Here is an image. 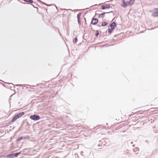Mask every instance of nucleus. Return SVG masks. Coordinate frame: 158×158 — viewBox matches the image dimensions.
<instances>
[{
    "label": "nucleus",
    "mask_w": 158,
    "mask_h": 158,
    "mask_svg": "<svg viewBox=\"0 0 158 158\" xmlns=\"http://www.w3.org/2000/svg\"><path fill=\"white\" fill-rule=\"evenodd\" d=\"M98 20L96 19H93L91 22V23L94 25H95L97 23Z\"/></svg>",
    "instance_id": "nucleus-4"
},
{
    "label": "nucleus",
    "mask_w": 158,
    "mask_h": 158,
    "mask_svg": "<svg viewBox=\"0 0 158 158\" xmlns=\"http://www.w3.org/2000/svg\"><path fill=\"white\" fill-rule=\"evenodd\" d=\"M8 157L10 158H14L15 157L14 154L9 155L8 156Z\"/></svg>",
    "instance_id": "nucleus-9"
},
{
    "label": "nucleus",
    "mask_w": 158,
    "mask_h": 158,
    "mask_svg": "<svg viewBox=\"0 0 158 158\" xmlns=\"http://www.w3.org/2000/svg\"><path fill=\"white\" fill-rule=\"evenodd\" d=\"M98 34V32L96 34V36H97Z\"/></svg>",
    "instance_id": "nucleus-21"
},
{
    "label": "nucleus",
    "mask_w": 158,
    "mask_h": 158,
    "mask_svg": "<svg viewBox=\"0 0 158 158\" xmlns=\"http://www.w3.org/2000/svg\"><path fill=\"white\" fill-rule=\"evenodd\" d=\"M24 114V112H22L18 114H17V115H18V117L19 118L21 117Z\"/></svg>",
    "instance_id": "nucleus-7"
},
{
    "label": "nucleus",
    "mask_w": 158,
    "mask_h": 158,
    "mask_svg": "<svg viewBox=\"0 0 158 158\" xmlns=\"http://www.w3.org/2000/svg\"><path fill=\"white\" fill-rule=\"evenodd\" d=\"M107 13L104 12L103 13H102V14H101L99 15V18H103L105 15L106 13Z\"/></svg>",
    "instance_id": "nucleus-8"
},
{
    "label": "nucleus",
    "mask_w": 158,
    "mask_h": 158,
    "mask_svg": "<svg viewBox=\"0 0 158 158\" xmlns=\"http://www.w3.org/2000/svg\"><path fill=\"white\" fill-rule=\"evenodd\" d=\"M110 6H102V9H108L110 8Z\"/></svg>",
    "instance_id": "nucleus-10"
},
{
    "label": "nucleus",
    "mask_w": 158,
    "mask_h": 158,
    "mask_svg": "<svg viewBox=\"0 0 158 158\" xmlns=\"http://www.w3.org/2000/svg\"><path fill=\"white\" fill-rule=\"evenodd\" d=\"M114 29V28H113V27L112 28H111V29H109L108 30V33H111L112 31Z\"/></svg>",
    "instance_id": "nucleus-12"
},
{
    "label": "nucleus",
    "mask_w": 158,
    "mask_h": 158,
    "mask_svg": "<svg viewBox=\"0 0 158 158\" xmlns=\"http://www.w3.org/2000/svg\"><path fill=\"white\" fill-rule=\"evenodd\" d=\"M19 117L18 115L16 114V115L12 118V121L13 122H15L17 119L19 118Z\"/></svg>",
    "instance_id": "nucleus-5"
},
{
    "label": "nucleus",
    "mask_w": 158,
    "mask_h": 158,
    "mask_svg": "<svg viewBox=\"0 0 158 158\" xmlns=\"http://www.w3.org/2000/svg\"><path fill=\"white\" fill-rule=\"evenodd\" d=\"M152 16L154 17L158 16V9L152 13Z\"/></svg>",
    "instance_id": "nucleus-3"
},
{
    "label": "nucleus",
    "mask_w": 158,
    "mask_h": 158,
    "mask_svg": "<svg viewBox=\"0 0 158 158\" xmlns=\"http://www.w3.org/2000/svg\"><path fill=\"white\" fill-rule=\"evenodd\" d=\"M77 39L75 38V39H74L73 40V42L74 43H76V42H77Z\"/></svg>",
    "instance_id": "nucleus-16"
},
{
    "label": "nucleus",
    "mask_w": 158,
    "mask_h": 158,
    "mask_svg": "<svg viewBox=\"0 0 158 158\" xmlns=\"http://www.w3.org/2000/svg\"><path fill=\"white\" fill-rule=\"evenodd\" d=\"M24 1H25V2H28L29 1V0H24Z\"/></svg>",
    "instance_id": "nucleus-19"
},
{
    "label": "nucleus",
    "mask_w": 158,
    "mask_h": 158,
    "mask_svg": "<svg viewBox=\"0 0 158 158\" xmlns=\"http://www.w3.org/2000/svg\"><path fill=\"white\" fill-rule=\"evenodd\" d=\"M22 138H20V139H19V140H20V139H22Z\"/></svg>",
    "instance_id": "nucleus-23"
},
{
    "label": "nucleus",
    "mask_w": 158,
    "mask_h": 158,
    "mask_svg": "<svg viewBox=\"0 0 158 158\" xmlns=\"http://www.w3.org/2000/svg\"><path fill=\"white\" fill-rule=\"evenodd\" d=\"M102 145H105V143H103Z\"/></svg>",
    "instance_id": "nucleus-22"
},
{
    "label": "nucleus",
    "mask_w": 158,
    "mask_h": 158,
    "mask_svg": "<svg viewBox=\"0 0 158 158\" xmlns=\"http://www.w3.org/2000/svg\"><path fill=\"white\" fill-rule=\"evenodd\" d=\"M20 154V153H15V154H14V157H16L17 156H18V155Z\"/></svg>",
    "instance_id": "nucleus-15"
},
{
    "label": "nucleus",
    "mask_w": 158,
    "mask_h": 158,
    "mask_svg": "<svg viewBox=\"0 0 158 158\" xmlns=\"http://www.w3.org/2000/svg\"><path fill=\"white\" fill-rule=\"evenodd\" d=\"M139 150V149L138 148H135L133 149V151L134 152H137Z\"/></svg>",
    "instance_id": "nucleus-11"
},
{
    "label": "nucleus",
    "mask_w": 158,
    "mask_h": 158,
    "mask_svg": "<svg viewBox=\"0 0 158 158\" xmlns=\"http://www.w3.org/2000/svg\"><path fill=\"white\" fill-rule=\"evenodd\" d=\"M81 14L80 13H79L77 15V19H80Z\"/></svg>",
    "instance_id": "nucleus-13"
},
{
    "label": "nucleus",
    "mask_w": 158,
    "mask_h": 158,
    "mask_svg": "<svg viewBox=\"0 0 158 158\" xmlns=\"http://www.w3.org/2000/svg\"><path fill=\"white\" fill-rule=\"evenodd\" d=\"M30 118L31 119L34 120H38L40 119V117L39 115L35 114L31 116Z\"/></svg>",
    "instance_id": "nucleus-2"
},
{
    "label": "nucleus",
    "mask_w": 158,
    "mask_h": 158,
    "mask_svg": "<svg viewBox=\"0 0 158 158\" xmlns=\"http://www.w3.org/2000/svg\"><path fill=\"white\" fill-rule=\"evenodd\" d=\"M107 24V23L106 22H103L102 23V26H105Z\"/></svg>",
    "instance_id": "nucleus-14"
},
{
    "label": "nucleus",
    "mask_w": 158,
    "mask_h": 158,
    "mask_svg": "<svg viewBox=\"0 0 158 158\" xmlns=\"http://www.w3.org/2000/svg\"><path fill=\"white\" fill-rule=\"evenodd\" d=\"M78 22L79 24H80V19H78Z\"/></svg>",
    "instance_id": "nucleus-18"
},
{
    "label": "nucleus",
    "mask_w": 158,
    "mask_h": 158,
    "mask_svg": "<svg viewBox=\"0 0 158 158\" xmlns=\"http://www.w3.org/2000/svg\"><path fill=\"white\" fill-rule=\"evenodd\" d=\"M104 141V139H102V141ZM101 141H100L99 142L100 143ZM102 142V143L103 142Z\"/></svg>",
    "instance_id": "nucleus-20"
},
{
    "label": "nucleus",
    "mask_w": 158,
    "mask_h": 158,
    "mask_svg": "<svg viewBox=\"0 0 158 158\" xmlns=\"http://www.w3.org/2000/svg\"><path fill=\"white\" fill-rule=\"evenodd\" d=\"M30 2V3H33V1L32 0H29V1L28 2Z\"/></svg>",
    "instance_id": "nucleus-17"
},
{
    "label": "nucleus",
    "mask_w": 158,
    "mask_h": 158,
    "mask_svg": "<svg viewBox=\"0 0 158 158\" xmlns=\"http://www.w3.org/2000/svg\"><path fill=\"white\" fill-rule=\"evenodd\" d=\"M116 26L115 23L114 22H113L111 24L110 26L111 27V28H112L113 27L114 28V27Z\"/></svg>",
    "instance_id": "nucleus-6"
},
{
    "label": "nucleus",
    "mask_w": 158,
    "mask_h": 158,
    "mask_svg": "<svg viewBox=\"0 0 158 158\" xmlns=\"http://www.w3.org/2000/svg\"><path fill=\"white\" fill-rule=\"evenodd\" d=\"M135 0H130V1L126 2L124 0H123V6L126 7L132 5L134 3Z\"/></svg>",
    "instance_id": "nucleus-1"
},
{
    "label": "nucleus",
    "mask_w": 158,
    "mask_h": 158,
    "mask_svg": "<svg viewBox=\"0 0 158 158\" xmlns=\"http://www.w3.org/2000/svg\"><path fill=\"white\" fill-rule=\"evenodd\" d=\"M10 84H12V85H13V84H12V83H10Z\"/></svg>",
    "instance_id": "nucleus-24"
}]
</instances>
